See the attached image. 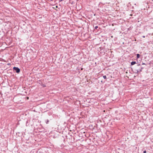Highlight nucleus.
<instances>
[{"label":"nucleus","instance_id":"nucleus-1","mask_svg":"<svg viewBox=\"0 0 153 153\" xmlns=\"http://www.w3.org/2000/svg\"><path fill=\"white\" fill-rule=\"evenodd\" d=\"M13 69L17 73H19L20 71V69L18 67H14L13 68Z\"/></svg>","mask_w":153,"mask_h":153},{"label":"nucleus","instance_id":"nucleus-2","mask_svg":"<svg viewBox=\"0 0 153 153\" xmlns=\"http://www.w3.org/2000/svg\"><path fill=\"white\" fill-rule=\"evenodd\" d=\"M136 63L135 62H132L131 63V65H133Z\"/></svg>","mask_w":153,"mask_h":153},{"label":"nucleus","instance_id":"nucleus-3","mask_svg":"<svg viewBox=\"0 0 153 153\" xmlns=\"http://www.w3.org/2000/svg\"><path fill=\"white\" fill-rule=\"evenodd\" d=\"M140 55L139 54H137V58H138L140 57Z\"/></svg>","mask_w":153,"mask_h":153},{"label":"nucleus","instance_id":"nucleus-4","mask_svg":"<svg viewBox=\"0 0 153 153\" xmlns=\"http://www.w3.org/2000/svg\"><path fill=\"white\" fill-rule=\"evenodd\" d=\"M135 73H138L139 72V71L138 70H135Z\"/></svg>","mask_w":153,"mask_h":153},{"label":"nucleus","instance_id":"nucleus-5","mask_svg":"<svg viewBox=\"0 0 153 153\" xmlns=\"http://www.w3.org/2000/svg\"><path fill=\"white\" fill-rule=\"evenodd\" d=\"M103 77L104 79H106V76L105 75L103 76Z\"/></svg>","mask_w":153,"mask_h":153},{"label":"nucleus","instance_id":"nucleus-6","mask_svg":"<svg viewBox=\"0 0 153 153\" xmlns=\"http://www.w3.org/2000/svg\"><path fill=\"white\" fill-rule=\"evenodd\" d=\"M98 27L97 26H96L95 27V29H97Z\"/></svg>","mask_w":153,"mask_h":153},{"label":"nucleus","instance_id":"nucleus-7","mask_svg":"<svg viewBox=\"0 0 153 153\" xmlns=\"http://www.w3.org/2000/svg\"><path fill=\"white\" fill-rule=\"evenodd\" d=\"M48 122H49L48 120H47V121H46V123L48 124Z\"/></svg>","mask_w":153,"mask_h":153},{"label":"nucleus","instance_id":"nucleus-8","mask_svg":"<svg viewBox=\"0 0 153 153\" xmlns=\"http://www.w3.org/2000/svg\"><path fill=\"white\" fill-rule=\"evenodd\" d=\"M146 153V150H144V151H143V153Z\"/></svg>","mask_w":153,"mask_h":153},{"label":"nucleus","instance_id":"nucleus-9","mask_svg":"<svg viewBox=\"0 0 153 153\" xmlns=\"http://www.w3.org/2000/svg\"><path fill=\"white\" fill-rule=\"evenodd\" d=\"M145 63H143L142 64V65H145Z\"/></svg>","mask_w":153,"mask_h":153},{"label":"nucleus","instance_id":"nucleus-10","mask_svg":"<svg viewBox=\"0 0 153 153\" xmlns=\"http://www.w3.org/2000/svg\"><path fill=\"white\" fill-rule=\"evenodd\" d=\"M140 65V64H138V66H139V65Z\"/></svg>","mask_w":153,"mask_h":153},{"label":"nucleus","instance_id":"nucleus-11","mask_svg":"<svg viewBox=\"0 0 153 153\" xmlns=\"http://www.w3.org/2000/svg\"><path fill=\"white\" fill-rule=\"evenodd\" d=\"M27 99H29V97H27Z\"/></svg>","mask_w":153,"mask_h":153},{"label":"nucleus","instance_id":"nucleus-12","mask_svg":"<svg viewBox=\"0 0 153 153\" xmlns=\"http://www.w3.org/2000/svg\"><path fill=\"white\" fill-rule=\"evenodd\" d=\"M143 37L144 38V37H145V36H143Z\"/></svg>","mask_w":153,"mask_h":153}]
</instances>
